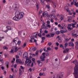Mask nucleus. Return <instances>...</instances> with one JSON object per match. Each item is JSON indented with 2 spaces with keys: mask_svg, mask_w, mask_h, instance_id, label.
Instances as JSON below:
<instances>
[{
  "mask_svg": "<svg viewBox=\"0 0 78 78\" xmlns=\"http://www.w3.org/2000/svg\"><path fill=\"white\" fill-rule=\"evenodd\" d=\"M48 14V13L47 12L45 11L43 12L42 14H43V16H45H45L47 15Z\"/></svg>",
  "mask_w": 78,
  "mask_h": 78,
  "instance_id": "obj_14",
  "label": "nucleus"
},
{
  "mask_svg": "<svg viewBox=\"0 0 78 78\" xmlns=\"http://www.w3.org/2000/svg\"><path fill=\"white\" fill-rule=\"evenodd\" d=\"M63 32H64V33H67V29H66L65 28L63 29Z\"/></svg>",
  "mask_w": 78,
  "mask_h": 78,
  "instance_id": "obj_37",
  "label": "nucleus"
},
{
  "mask_svg": "<svg viewBox=\"0 0 78 78\" xmlns=\"http://www.w3.org/2000/svg\"><path fill=\"white\" fill-rule=\"evenodd\" d=\"M14 49H11V51H10V53H12V54H13L14 52Z\"/></svg>",
  "mask_w": 78,
  "mask_h": 78,
  "instance_id": "obj_23",
  "label": "nucleus"
},
{
  "mask_svg": "<svg viewBox=\"0 0 78 78\" xmlns=\"http://www.w3.org/2000/svg\"><path fill=\"white\" fill-rule=\"evenodd\" d=\"M44 33H45L46 34H47V33H48V31L47 30H45L44 31Z\"/></svg>",
  "mask_w": 78,
  "mask_h": 78,
  "instance_id": "obj_51",
  "label": "nucleus"
},
{
  "mask_svg": "<svg viewBox=\"0 0 78 78\" xmlns=\"http://www.w3.org/2000/svg\"><path fill=\"white\" fill-rule=\"evenodd\" d=\"M56 34H60V31L58 30L56 32Z\"/></svg>",
  "mask_w": 78,
  "mask_h": 78,
  "instance_id": "obj_32",
  "label": "nucleus"
},
{
  "mask_svg": "<svg viewBox=\"0 0 78 78\" xmlns=\"http://www.w3.org/2000/svg\"><path fill=\"white\" fill-rule=\"evenodd\" d=\"M47 23L49 25V24L50 23V21H47Z\"/></svg>",
  "mask_w": 78,
  "mask_h": 78,
  "instance_id": "obj_61",
  "label": "nucleus"
},
{
  "mask_svg": "<svg viewBox=\"0 0 78 78\" xmlns=\"http://www.w3.org/2000/svg\"><path fill=\"white\" fill-rule=\"evenodd\" d=\"M46 49V47H45L44 49H43V50L44 51H45V52H48V51Z\"/></svg>",
  "mask_w": 78,
  "mask_h": 78,
  "instance_id": "obj_22",
  "label": "nucleus"
},
{
  "mask_svg": "<svg viewBox=\"0 0 78 78\" xmlns=\"http://www.w3.org/2000/svg\"><path fill=\"white\" fill-rule=\"evenodd\" d=\"M60 48H62L63 49V48H64V46L62 45V44H60Z\"/></svg>",
  "mask_w": 78,
  "mask_h": 78,
  "instance_id": "obj_31",
  "label": "nucleus"
},
{
  "mask_svg": "<svg viewBox=\"0 0 78 78\" xmlns=\"http://www.w3.org/2000/svg\"><path fill=\"white\" fill-rule=\"evenodd\" d=\"M32 60L34 62H35V58H32Z\"/></svg>",
  "mask_w": 78,
  "mask_h": 78,
  "instance_id": "obj_50",
  "label": "nucleus"
},
{
  "mask_svg": "<svg viewBox=\"0 0 78 78\" xmlns=\"http://www.w3.org/2000/svg\"><path fill=\"white\" fill-rule=\"evenodd\" d=\"M14 6H15V8L14 9V10H17L18 9V7H17V4H14Z\"/></svg>",
  "mask_w": 78,
  "mask_h": 78,
  "instance_id": "obj_15",
  "label": "nucleus"
},
{
  "mask_svg": "<svg viewBox=\"0 0 78 78\" xmlns=\"http://www.w3.org/2000/svg\"><path fill=\"white\" fill-rule=\"evenodd\" d=\"M19 55H20V56H21L22 54V51H21L20 50L19 51Z\"/></svg>",
  "mask_w": 78,
  "mask_h": 78,
  "instance_id": "obj_26",
  "label": "nucleus"
},
{
  "mask_svg": "<svg viewBox=\"0 0 78 78\" xmlns=\"http://www.w3.org/2000/svg\"><path fill=\"white\" fill-rule=\"evenodd\" d=\"M16 62L17 63H19V64H23V62H21V60L17 59L16 60Z\"/></svg>",
  "mask_w": 78,
  "mask_h": 78,
  "instance_id": "obj_5",
  "label": "nucleus"
},
{
  "mask_svg": "<svg viewBox=\"0 0 78 78\" xmlns=\"http://www.w3.org/2000/svg\"><path fill=\"white\" fill-rule=\"evenodd\" d=\"M39 75L40 76H42V73H40Z\"/></svg>",
  "mask_w": 78,
  "mask_h": 78,
  "instance_id": "obj_54",
  "label": "nucleus"
},
{
  "mask_svg": "<svg viewBox=\"0 0 78 78\" xmlns=\"http://www.w3.org/2000/svg\"><path fill=\"white\" fill-rule=\"evenodd\" d=\"M60 32V33H61V34L64 33V32L63 30H61Z\"/></svg>",
  "mask_w": 78,
  "mask_h": 78,
  "instance_id": "obj_43",
  "label": "nucleus"
},
{
  "mask_svg": "<svg viewBox=\"0 0 78 78\" xmlns=\"http://www.w3.org/2000/svg\"><path fill=\"white\" fill-rule=\"evenodd\" d=\"M60 19L61 20H64V16H63L62 15V16H61Z\"/></svg>",
  "mask_w": 78,
  "mask_h": 78,
  "instance_id": "obj_35",
  "label": "nucleus"
},
{
  "mask_svg": "<svg viewBox=\"0 0 78 78\" xmlns=\"http://www.w3.org/2000/svg\"><path fill=\"white\" fill-rule=\"evenodd\" d=\"M42 10H40L39 12V14H41L42 13Z\"/></svg>",
  "mask_w": 78,
  "mask_h": 78,
  "instance_id": "obj_58",
  "label": "nucleus"
},
{
  "mask_svg": "<svg viewBox=\"0 0 78 78\" xmlns=\"http://www.w3.org/2000/svg\"><path fill=\"white\" fill-rule=\"evenodd\" d=\"M41 39L42 40H45V37H42Z\"/></svg>",
  "mask_w": 78,
  "mask_h": 78,
  "instance_id": "obj_52",
  "label": "nucleus"
},
{
  "mask_svg": "<svg viewBox=\"0 0 78 78\" xmlns=\"http://www.w3.org/2000/svg\"><path fill=\"white\" fill-rule=\"evenodd\" d=\"M4 49H5V50H8V47L6 46H4L3 47Z\"/></svg>",
  "mask_w": 78,
  "mask_h": 78,
  "instance_id": "obj_46",
  "label": "nucleus"
},
{
  "mask_svg": "<svg viewBox=\"0 0 78 78\" xmlns=\"http://www.w3.org/2000/svg\"><path fill=\"white\" fill-rule=\"evenodd\" d=\"M23 73L22 72V71H19V74L20 75H21Z\"/></svg>",
  "mask_w": 78,
  "mask_h": 78,
  "instance_id": "obj_53",
  "label": "nucleus"
},
{
  "mask_svg": "<svg viewBox=\"0 0 78 78\" xmlns=\"http://www.w3.org/2000/svg\"><path fill=\"white\" fill-rule=\"evenodd\" d=\"M46 26L47 27H48L49 28H51V26H50V25L46 24Z\"/></svg>",
  "mask_w": 78,
  "mask_h": 78,
  "instance_id": "obj_38",
  "label": "nucleus"
},
{
  "mask_svg": "<svg viewBox=\"0 0 78 78\" xmlns=\"http://www.w3.org/2000/svg\"><path fill=\"white\" fill-rule=\"evenodd\" d=\"M62 26H63V27H67V24L64 23H62Z\"/></svg>",
  "mask_w": 78,
  "mask_h": 78,
  "instance_id": "obj_25",
  "label": "nucleus"
},
{
  "mask_svg": "<svg viewBox=\"0 0 78 78\" xmlns=\"http://www.w3.org/2000/svg\"><path fill=\"white\" fill-rule=\"evenodd\" d=\"M46 1L47 2H51V0H40V1L42 5H44V1Z\"/></svg>",
  "mask_w": 78,
  "mask_h": 78,
  "instance_id": "obj_4",
  "label": "nucleus"
},
{
  "mask_svg": "<svg viewBox=\"0 0 78 78\" xmlns=\"http://www.w3.org/2000/svg\"><path fill=\"white\" fill-rule=\"evenodd\" d=\"M58 41L59 43L62 42V39H61V38H59L58 39Z\"/></svg>",
  "mask_w": 78,
  "mask_h": 78,
  "instance_id": "obj_17",
  "label": "nucleus"
},
{
  "mask_svg": "<svg viewBox=\"0 0 78 78\" xmlns=\"http://www.w3.org/2000/svg\"><path fill=\"white\" fill-rule=\"evenodd\" d=\"M15 50H14V52H17V51H18V48H17V47H15Z\"/></svg>",
  "mask_w": 78,
  "mask_h": 78,
  "instance_id": "obj_18",
  "label": "nucleus"
},
{
  "mask_svg": "<svg viewBox=\"0 0 78 78\" xmlns=\"http://www.w3.org/2000/svg\"><path fill=\"white\" fill-rule=\"evenodd\" d=\"M51 17H52V18H54L55 17V14H52L51 16Z\"/></svg>",
  "mask_w": 78,
  "mask_h": 78,
  "instance_id": "obj_44",
  "label": "nucleus"
},
{
  "mask_svg": "<svg viewBox=\"0 0 78 78\" xmlns=\"http://www.w3.org/2000/svg\"><path fill=\"white\" fill-rule=\"evenodd\" d=\"M54 35H55V34H54V32H52L51 33V37H53V36H54Z\"/></svg>",
  "mask_w": 78,
  "mask_h": 78,
  "instance_id": "obj_30",
  "label": "nucleus"
},
{
  "mask_svg": "<svg viewBox=\"0 0 78 78\" xmlns=\"http://www.w3.org/2000/svg\"><path fill=\"white\" fill-rule=\"evenodd\" d=\"M64 73L63 72H60L59 73V76H57V78H63L64 77ZM53 78H55V77H53Z\"/></svg>",
  "mask_w": 78,
  "mask_h": 78,
  "instance_id": "obj_3",
  "label": "nucleus"
},
{
  "mask_svg": "<svg viewBox=\"0 0 78 78\" xmlns=\"http://www.w3.org/2000/svg\"><path fill=\"white\" fill-rule=\"evenodd\" d=\"M67 28H68V30H73V28L71 27H68Z\"/></svg>",
  "mask_w": 78,
  "mask_h": 78,
  "instance_id": "obj_24",
  "label": "nucleus"
},
{
  "mask_svg": "<svg viewBox=\"0 0 78 78\" xmlns=\"http://www.w3.org/2000/svg\"><path fill=\"white\" fill-rule=\"evenodd\" d=\"M34 34V36L35 37V38H36V39L37 38V36H37V33H35Z\"/></svg>",
  "mask_w": 78,
  "mask_h": 78,
  "instance_id": "obj_41",
  "label": "nucleus"
},
{
  "mask_svg": "<svg viewBox=\"0 0 78 78\" xmlns=\"http://www.w3.org/2000/svg\"><path fill=\"white\" fill-rule=\"evenodd\" d=\"M20 43H21V41H17V44L18 45H19L20 44Z\"/></svg>",
  "mask_w": 78,
  "mask_h": 78,
  "instance_id": "obj_45",
  "label": "nucleus"
},
{
  "mask_svg": "<svg viewBox=\"0 0 78 78\" xmlns=\"http://www.w3.org/2000/svg\"><path fill=\"white\" fill-rule=\"evenodd\" d=\"M39 50H37V51L36 52V55H38V54L39 53Z\"/></svg>",
  "mask_w": 78,
  "mask_h": 78,
  "instance_id": "obj_48",
  "label": "nucleus"
},
{
  "mask_svg": "<svg viewBox=\"0 0 78 78\" xmlns=\"http://www.w3.org/2000/svg\"><path fill=\"white\" fill-rule=\"evenodd\" d=\"M68 21L69 22H71L72 21V18L70 16L68 17Z\"/></svg>",
  "mask_w": 78,
  "mask_h": 78,
  "instance_id": "obj_9",
  "label": "nucleus"
},
{
  "mask_svg": "<svg viewBox=\"0 0 78 78\" xmlns=\"http://www.w3.org/2000/svg\"><path fill=\"white\" fill-rule=\"evenodd\" d=\"M26 46H27V43L26 42H25L23 45L22 47H23V48H25V47Z\"/></svg>",
  "mask_w": 78,
  "mask_h": 78,
  "instance_id": "obj_21",
  "label": "nucleus"
},
{
  "mask_svg": "<svg viewBox=\"0 0 78 78\" xmlns=\"http://www.w3.org/2000/svg\"><path fill=\"white\" fill-rule=\"evenodd\" d=\"M46 37H49V38L51 37L50 36V35L49 34L47 35H46Z\"/></svg>",
  "mask_w": 78,
  "mask_h": 78,
  "instance_id": "obj_42",
  "label": "nucleus"
},
{
  "mask_svg": "<svg viewBox=\"0 0 78 78\" xmlns=\"http://www.w3.org/2000/svg\"><path fill=\"white\" fill-rule=\"evenodd\" d=\"M75 6H76V7H77V8H78V2L76 3H75L74 4Z\"/></svg>",
  "mask_w": 78,
  "mask_h": 78,
  "instance_id": "obj_29",
  "label": "nucleus"
},
{
  "mask_svg": "<svg viewBox=\"0 0 78 78\" xmlns=\"http://www.w3.org/2000/svg\"><path fill=\"white\" fill-rule=\"evenodd\" d=\"M1 61L2 64H4V61H3V59H1Z\"/></svg>",
  "mask_w": 78,
  "mask_h": 78,
  "instance_id": "obj_57",
  "label": "nucleus"
},
{
  "mask_svg": "<svg viewBox=\"0 0 78 78\" xmlns=\"http://www.w3.org/2000/svg\"><path fill=\"white\" fill-rule=\"evenodd\" d=\"M38 37H42V34H41L40 33H39L38 34Z\"/></svg>",
  "mask_w": 78,
  "mask_h": 78,
  "instance_id": "obj_28",
  "label": "nucleus"
},
{
  "mask_svg": "<svg viewBox=\"0 0 78 78\" xmlns=\"http://www.w3.org/2000/svg\"><path fill=\"white\" fill-rule=\"evenodd\" d=\"M16 58L17 59L18 58H19V56L18 55H16Z\"/></svg>",
  "mask_w": 78,
  "mask_h": 78,
  "instance_id": "obj_55",
  "label": "nucleus"
},
{
  "mask_svg": "<svg viewBox=\"0 0 78 78\" xmlns=\"http://www.w3.org/2000/svg\"><path fill=\"white\" fill-rule=\"evenodd\" d=\"M6 28H7V29L8 31H9V30H11V27L9 26H7Z\"/></svg>",
  "mask_w": 78,
  "mask_h": 78,
  "instance_id": "obj_20",
  "label": "nucleus"
},
{
  "mask_svg": "<svg viewBox=\"0 0 78 78\" xmlns=\"http://www.w3.org/2000/svg\"><path fill=\"white\" fill-rule=\"evenodd\" d=\"M9 62H5V64L6 65V67L7 68V69H8L9 68Z\"/></svg>",
  "mask_w": 78,
  "mask_h": 78,
  "instance_id": "obj_13",
  "label": "nucleus"
},
{
  "mask_svg": "<svg viewBox=\"0 0 78 78\" xmlns=\"http://www.w3.org/2000/svg\"><path fill=\"white\" fill-rule=\"evenodd\" d=\"M70 38L69 39L68 38H66L65 40V41H66V42H68V41L70 40Z\"/></svg>",
  "mask_w": 78,
  "mask_h": 78,
  "instance_id": "obj_40",
  "label": "nucleus"
},
{
  "mask_svg": "<svg viewBox=\"0 0 78 78\" xmlns=\"http://www.w3.org/2000/svg\"><path fill=\"white\" fill-rule=\"evenodd\" d=\"M71 34L72 36H75V37L76 36V34L72 33Z\"/></svg>",
  "mask_w": 78,
  "mask_h": 78,
  "instance_id": "obj_27",
  "label": "nucleus"
},
{
  "mask_svg": "<svg viewBox=\"0 0 78 78\" xmlns=\"http://www.w3.org/2000/svg\"><path fill=\"white\" fill-rule=\"evenodd\" d=\"M69 51V48H66L65 50H64L63 51V53H68Z\"/></svg>",
  "mask_w": 78,
  "mask_h": 78,
  "instance_id": "obj_11",
  "label": "nucleus"
},
{
  "mask_svg": "<svg viewBox=\"0 0 78 78\" xmlns=\"http://www.w3.org/2000/svg\"><path fill=\"white\" fill-rule=\"evenodd\" d=\"M46 7L48 8V9H50V6L48 5H46Z\"/></svg>",
  "mask_w": 78,
  "mask_h": 78,
  "instance_id": "obj_56",
  "label": "nucleus"
},
{
  "mask_svg": "<svg viewBox=\"0 0 78 78\" xmlns=\"http://www.w3.org/2000/svg\"><path fill=\"white\" fill-rule=\"evenodd\" d=\"M53 5H54L53 7L54 8H56V3H54Z\"/></svg>",
  "mask_w": 78,
  "mask_h": 78,
  "instance_id": "obj_39",
  "label": "nucleus"
},
{
  "mask_svg": "<svg viewBox=\"0 0 78 78\" xmlns=\"http://www.w3.org/2000/svg\"><path fill=\"white\" fill-rule=\"evenodd\" d=\"M73 2L74 3H76V2H77L76 0H73Z\"/></svg>",
  "mask_w": 78,
  "mask_h": 78,
  "instance_id": "obj_63",
  "label": "nucleus"
},
{
  "mask_svg": "<svg viewBox=\"0 0 78 78\" xmlns=\"http://www.w3.org/2000/svg\"><path fill=\"white\" fill-rule=\"evenodd\" d=\"M40 58L41 59V61H44V58H42V57H41Z\"/></svg>",
  "mask_w": 78,
  "mask_h": 78,
  "instance_id": "obj_34",
  "label": "nucleus"
},
{
  "mask_svg": "<svg viewBox=\"0 0 78 78\" xmlns=\"http://www.w3.org/2000/svg\"><path fill=\"white\" fill-rule=\"evenodd\" d=\"M75 49L76 50H78V45H76Z\"/></svg>",
  "mask_w": 78,
  "mask_h": 78,
  "instance_id": "obj_47",
  "label": "nucleus"
},
{
  "mask_svg": "<svg viewBox=\"0 0 78 78\" xmlns=\"http://www.w3.org/2000/svg\"><path fill=\"white\" fill-rule=\"evenodd\" d=\"M43 27H42V28H45V23H43Z\"/></svg>",
  "mask_w": 78,
  "mask_h": 78,
  "instance_id": "obj_33",
  "label": "nucleus"
},
{
  "mask_svg": "<svg viewBox=\"0 0 78 78\" xmlns=\"http://www.w3.org/2000/svg\"><path fill=\"white\" fill-rule=\"evenodd\" d=\"M68 45V43H66L64 44V48H63V49L64 50L66 49V47H67Z\"/></svg>",
  "mask_w": 78,
  "mask_h": 78,
  "instance_id": "obj_10",
  "label": "nucleus"
},
{
  "mask_svg": "<svg viewBox=\"0 0 78 78\" xmlns=\"http://www.w3.org/2000/svg\"><path fill=\"white\" fill-rule=\"evenodd\" d=\"M25 13L23 12H20L19 11H16L15 13V16L13 19L15 21H18L20 19H21L23 17Z\"/></svg>",
  "mask_w": 78,
  "mask_h": 78,
  "instance_id": "obj_1",
  "label": "nucleus"
},
{
  "mask_svg": "<svg viewBox=\"0 0 78 78\" xmlns=\"http://www.w3.org/2000/svg\"><path fill=\"white\" fill-rule=\"evenodd\" d=\"M68 45L69 46H72V47H74V45H75L73 43V42L72 41H70Z\"/></svg>",
  "mask_w": 78,
  "mask_h": 78,
  "instance_id": "obj_6",
  "label": "nucleus"
},
{
  "mask_svg": "<svg viewBox=\"0 0 78 78\" xmlns=\"http://www.w3.org/2000/svg\"><path fill=\"white\" fill-rule=\"evenodd\" d=\"M75 44H76V45H78V41L75 42Z\"/></svg>",
  "mask_w": 78,
  "mask_h": 78,
  "instance_id": "obj_60",
  "label": "nucleus"
},
{
  "mask_svg": "<svg viewBox=\"0 0 78 78\" xmlns=\"http://www.w3.org/2000/svg\"><path fill=\"white\" fill-rule=\"evenodd\" d=\"M36 6V8H37V9H38V7H39V4H37Z\"/></svg>",
  "mask_w": 78,
  "mask_h": 78,
  "instance_id": "obj_62",
  "label": "nucleus"
},
{
  "mask_svg": "<svg viewBox=\"0 0 78 78\" xmlns=\"http://www.w3.org/2000/svg\"><path fill=\"white\" fill-rule=\"evenodd\" d=\"M72 63L75 64V66L74 69L73 74L75 78H78V62L76 60L72 62Z\"/></svg>",
  "mask_w": 78,
  "mask_h": 78,
  "instance_id": "obj_2",
  "label": "nucleus"
},
{
  "mask_svg": "<svg viewBox=\"0 0 78 78\" xmlns=\"http://www.w3.org/2000/svg\"><path fill=\"white\" fill-rule=\"evenodd\" d=\"M66 11L67 12H70V10H69V9L67 8L66 9Z\"/></svg>",
  "mask_w": 78,
  "mask_h": 78,
  "instance_id": "obj_59",
  "label": "nucleus"
},
{
  "mask_svg": "<svg viewBox=\"0 0 78 78\" xmlns=\"http://www.w3.org/2000/svg\"><path fill=\"white\" fill-rule=\"evenodd\" d=\"M9 77L10 78H13V76L11 75H10Z\"/></svg>",
  "mask_w": 78,
  "mask_h": 78,
  "instance_id": "obj_64",
  "label": "nucleus"
},
{
  "mask_svg": "<svg viewBox=\"0 0 78 78\" xmlns=\"http://www.w3.org/2000/svg\"><path fill=\"white\" fill-rule=\"evenodd\" d=\"M32 49L33 51H35V50H36V47H34L33 48H32Z\"/></svg>",
  "mask_w": 78,
  "mask_h": 78,
  "instance_id": "obj_36",
  "label": "nucleus"
},
{
  "mask_svg": "<svg viewBox=\"0 0 78 78\" xmlns=\"http://www.w3.org/2000/svg\"><path fill=\"white\" fill-rule=\"evenodd\" d=\"M28 56V53L27 52H25L23 55V58H27Z\"/></svg>",
  "mask_w": 78,
  "mask_h": 78,
  "instance_id": "obj_7",
  "label": "nucleus"
},
{
  "mask_svg": "<svg viewBox=\"0 0 78 78\" xmlns=\"http://www.w3.org/2000/svg\"><path fill=\"white\" fill-rule=\"evenodd\" d=\"M17 39H18V38H16L14 39L13 40V42H15V43H16L17 42Z\"/></svg>",
  "mask_w": 78,
  "mask_h": 78,
  "instance_id": "obj_12",
  "label": "nucleus"
},
{
  "mask_svg": "<svg viewBox=\"0 0 78 78\" xmlns=\"http://www.w3.org/2000/svg\"><path fill=\"white\" fill-rule=\"evenodd\" d=\"M37 62L38 63L39 66L41 67L42 66V63L41 62V61L39 60H37Z\"/></svg>",
  "mask_w": 78,
  "mask_h": 78,
  "instance_id": "obj_8",
  "label": "nucleus"
},
{
  "mask_svg": "<svg viewBox=\"0 0 78 78\" xmlns=\"http://www.w3.org/2000/svg\"><path fill=\"white\" fill-rule=\"evenodd\" d=\"M13 47H14V48L16 47H17V43H15L14 42H13Z\"/></svg>",
  "mask_w": 78,
  "mask_h": 78,
  "instance_id": "obj_19",
  "label": "nucleus"
},
{
  "mask_svg": "<svg viewBox=\"0 0 78 78\" xmlns=\"http://www.w3.org/2000/svg\"><path fill=\"white\" fill-rule=\"evenodd\" d=\"M56 44L57 46V47H58L59 46V43H58V42H57L56 43Z\"/></svg>",
  "mask_w": 78,
  "mask_h": 78,
  "instance_id": "obj_49",
  "label": "nucleus"
},
{
  "mask_svg": "<svg viewBox=\"0 0 78 78\" xmlns=\"http://www.w3.org/2000/svg\"><path fill=\"white\" fill-rule=\"evenodd\" d=\"M35 38V37L34 36V34L30 37V39H32L33 40Z\"/></svg>",
  "mask_w": 78,
  "mask_h": 78,
  "instance_id": "obj_16",
  "label": "nucleus"
}]
</instances>
